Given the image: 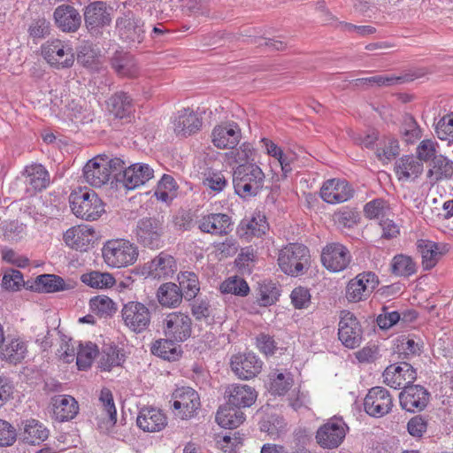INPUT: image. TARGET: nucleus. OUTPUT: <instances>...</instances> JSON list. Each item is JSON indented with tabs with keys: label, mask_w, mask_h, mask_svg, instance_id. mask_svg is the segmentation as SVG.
<instances>
[{
	"label": "nucleus",
	"mask_w": 453,
	"mask_h": 453,
	"mask_svg": "<svg viewBox=\"0 0 453 453\" xmlns=\"http://www.w3.org/2000/svg\"><path fill=\"white\" fill-rule=\"evenodd\" d=\"M193 320L188 313L172 311L164 315L161 324L165 337L184 342L192 334Z\"/></svg>",
	"instance_id": "obj_7"
},
{
	"label": "nucleus",
	"mask_w": 453,
	"mask_h": 453,
	"mask_svg": "<svg viewBox=\"0 0 453 453\" xmlns=\"http://www.w3.org/2000/svg\"><path fill=\"white\" fill-rule=\"evenodd\" d=\"M220 291L224 294H234L239 296H246L250 292V287L243 279L232 277L221 283Z\"/></svg>",
	"instance_id": "obj_54"
},
{
	"label": "nucleus",
	"mask_w": 453,
	"mask_h": 453,
	"mask_svg": "<svg viewBox=\"0 0 453 453\" xmlns=\"http://www.w3.org/2000/svg\"><path fill=\"white\" fill-rule=\"evenodd\" d=\"M102 253L105 263L115 268L133 265L138 257L136 245L125 239L107 241L102 249Z\"/></svg>",
	"instance_id": "obj_2"
},
{
	"label": "nucleus",
	"mask_w": 453,
	"mask_h": 453,
	"mask_svg": "<svg viewBox=\"0 0 453 453\" xmlns=\"http://www.w3.org/2000/svg\"><path fill=\"white\" fill-rule=\"evenodd\" d=\"M319 194L321 198H352L355 190L346 180L334 178L323 183Z\"/></svg>",
	"instance_id": "obj_33"
},
{
	"label": "nucleus",
	"mask_w": 453,
	"mask_h": 453,
	"mask_svg": "<svg viewBox=\"0 0 453 453\" xmlns=\"http://www.w3.org/2000/svg\"><path fill=\"white\" fill-rule=\"evenodd\" d=\"M202 127V119L193 110L185 108L178 112L174 122V131L181 136L196 133Z\"/></svg>",
	"instance_id": "obj_32"
},
{
	"label": "nucleus",
	"mask_w": 453,
	"mask_h": 453,
	"mask_svg": "<svg viewBox=\"0 0 453 453\" xmlns=\"http://www.w3.org/2000/svg\"><path fill=\"white\" fill-rule=\"evenodd\" d=\"M176 341L165 337L156 341L151 347V353L165 360L175 361L181 353L180 347L175 345Z\"/></svg>",
	"instance_id": "obj_42"
},
{
	"label": "nucleus",
	"mask_w": 453,
	"mask_h": 453,
	"mask_svg": "<svg viewBox=\"0 0 453 453\" xmlns=\"http://www.w3.org/2000/svg\"><path fill=\"white\" fill-rule=\"evenodd\" d=\"M144 21L127 11L116 19V31L119 40L128 48H138L145 39Z\"/></svg>",
	"instance_id": "obj_4"
},
{
	"label": "nucleus",
	"mask_w": 453,
	"mask_h": 453,
	"mask_svg": "<svg viewBox=\"0 0 453 453\" xmlns=\"http://www.w3.org/2000/svg\"><path fill=\"white\" fill-rule=\"evenodd\" d=\"M99 401L103 405L104 411L109 417V422L111 423V426H114L117 422V411L111 391L107 388H102Z\"/></svg>",
	"instance_id": "obj_61"
},
{
	"label": "nucleus",
	"mask_w": 453,
	"mask_h": 453,
	"mask_svg": "<svg viewBox=\"0 0 453 453\" xmlns=\"http://www.w3.org/2000/svg\"><path fill=\"white\" fill-rule=\"evenodd\" d=\"M351 256L348 249L341 243L327 244L322 250L323 265L331 272H341L349 265Z\"/></svg>",
	"instance_id": "obj_16"
},
{
	"label": "nucleus",
	"mask_w": 453,
	"mask_h": 453,
	"mask_svg": "<svg viewBox=\"0 0 453 453\" xmlns=\"http://www.w3.org/2000/svg\"><path fill=\"white\" fill-rule=\"evenodd\" d=\"M91 311L99 317H111L116 311L114 302L106 296H96L90 299Z\"/></svg>",
	"instance_id": "obj_51"
},
{
	"label": "nucleus",
	"mask_w": 453,
	"mask_h": 453,
	"mask_svg": "<svg viewBox=\"0 0 453 453\" xmlns=\"http://www.w3.org/2000/svg\"><path fill=\"white\" fill-rule=\"evenodd\" d=\"M17 430L8 421L0 418V447L12 446L17 441Z\"/></svg>",
	"instance_id": "obj_63"
},
{
	"label": "nucleus",
	"mask_w": 453,
	"mask_h": 453,
	"mask_svg": "<svg viewBox=\"0 0 453 453\" xmlns=\"http://www.w3.org/2000/svg\"><path fill=\"white\" fill-rule=\"evenodd\" d=\"M430 398L426 388L421 385H409L399 395L401 407L410 412L424 410Z\"/></svg>",
	"instance_id": "obj_20"
},
{
	"label": "nucleus",
	"mask_w": 453,
	"mask_h": 453,
	"mask_svg": "<svg viewBox=\"0 0 453 453\" xmlns=\"http://www.w3.org/2000/svg\"><path fill=\"white\" fill-rule=\"evenodd\" d=\"M179 287L183 298L193 300L200 291V284L197 275L193 272H181L178 274Z\"/></svg>",
	"instance_id": "obj_44"
},
{
	"label": "nucleus",
	"mask_w": 453,
	"mask_h": 453,
	"mask_svg": "<svg viewBox=\"0 0 453 453\" xmlns=\"http://www.w3.org/2000/svg\"><path fill=\"white\" fill-rule=\"evenodd\" d=\"M244 420L245 417L241 408L228 403L219 407L216 414L217 423L224 428L234 429L242 424Z\"/></svg>",
	"instance_id": "obj_39"
},
{
	"label": "nucleus",
	"mask_w": 453,
	"mask_h": 453,
	"mask_svg": "<svg viewBox=\"0 0 453 453\" xmlns=\"http://www.w3.org/2000/svg\"><path fill=\"white\" fill-rule=\"evenodd\" d=\"M339 340L348 348L354 349L361 342V328L356 317L348 311H342L339 328Z\"/></svg>",
	"instance_id": "obj_19"
},
{
	"label": "nucleus",
	"mask_w": 453,
	"mask_h": 453,
	"mask_svg": "<svg viewBox=\"0 0 453 453\" xmlns=\"http://www.w3.org/2000/svg\"><path fill=\"white\" fill-rule=\"evenodd\" d=\"M224 395L227 399V403L237 408L251 406L257 396L253 388L244 384L228 385L225 389Z\"/></svg>",
	"instance_id": "obj_24"
},
{
	"label": "nucleus",
	"mask_w": 453,
	"mask_h": 453,
	"mask_svg": "<svg viewBox=\"0 0 453 453\" xmlns=\"http://www.w3.org/2000/svg\"><path fill=\"white\" fill-rule=\"evenodd\" d=\"M270 392L273 395H283L293 385V378L290 373H274L271 376Z\"/></svg>",
	"instance_id": "obj_57"
},
{
	"label": "nucleus",
	"mask_w": 453,
	"mask_h": 453,
	"mask_svg": "<svg viewBox=\"0 0 453 453\" xmlns=\"http://www.w3.org/2000/svg\"><path fill=\"white\" fill-rule=\"evenodd\" d=\"M395 173L399 180L411 181L418 178L424 170L422 162L414 156H403L395 161Z\"/></svg>",
	"instance_id": "obj_30"
},
{
	"label": "nucleus",
	"mask_w": 453,
	"mask_h": 453,
	"mask_svg": "<svg viewBox=\"0 0 453 453\" xmlns=\"http://www.w3.org/2000/svg\"><path fill=\"white\" fill-rule=\"evenodd\" d=\"M148 268L149 273L153 278H168L173 276L176 272L177 265L173 256L165 252H161L148 263Z\"/></svg>",
	"instance_id": "obj_34"
},
{
	"label": "nucleus",
	"mask_w": 453,
	"mask_h": 453,
	"mask_svg": "<svg viewBox=\"0 0 453 453\" xmlns=\"http://www.w3.org/2000/svg\"><path fill=\"white\" fill-rule=\"evenodd\" d=\"M85 27L91 35L102 34L104 27H109L112 20V8L105 2L96 1L84 8Z\"/></svg>",
	"instance_id": "obj_10"
},
{
	"label": "nucleus",
	"mask_w": 453,
	"mask_h": 453,
	"mask_svg": "<svg viewBox=\"0 0 453 453\" xmlns=\"http://www.w3.org/2000/svg\"><path fill=\"white\" fill-rule=\"evenodd\" d=\"M384 382L394 388L413 385L417 379V372L411 364L402 361L388 365L383 372Z\"/></svg>",
	"instance_id": "obj_15"
},
{
	"label": "nucleus",
	"mask_w": 453,
	"mask_h": 453,
	"mask_svg": "<svg viewBox=\"0 0 453 453\" xmlns=\"http://www.w3.org/2000/svg\"><path fill=\"white\" fill-rule=\"evenodd\" d=\"M73 213L85 220H96L105 211L103 200H72Z\"/></svg>",
	"instance_id": "obj_31"
},
{
	"label": "nucleus",
	"mask_w": 453,
	"mask_h": 453,
	"mask_svg": "<svg viewBox=\"0 0 453 453\" xmlns=\"http://www.w3.org/2000/svg\"><path fill=\"white\" fill-rule=\"evenodd\" d=\"M96 231L88 226H76L65 231L63 241L66 246L77 251H87L94 244Z\"/></svg>",
	"instance_id": "obj_18"
},
{
	"label": "nucleus",
	"mask_w": 453,
	"mask_h": 453,
	"mask_svg": "<svg viewBox=\"0 0 453 453\" xmlns=\"http://www.w3.org/2000/svg\"><path fill=\"white\" fill-rule=\"evenodd\" d=\"M24 284L22 273L16 269H10L3 276L1 287L9 291H17Z\"/></svg>",
	"instance_id": "obj_62"
},
{
	"label": "nucleus",
	"mask_w": 453,
	"mask_h": 453,
	"mask_svg": "<svg viewBox=\"0 0 453 453\" xmlns=\"http://www.w3.org/2000/svg\"><path fill=\"white\" fill-rule=\"evenodd\" d=\"M122 173L118 174L117 182L127 190H133L150 180L154 171L147 164L136 163L123 168Z\"/></svg>",
	"instance_id": "obj_14"
},
{
	"label": "nucleus",
	"mask_w": 453,
	"mask_h": 453,
	"mask_svg": "<svg viewBox=\"0 0 453 453\" xmlns=\"http://www.w3.org/2000/svg\"><path fill=\"white\" fill-rule=\"evenodd\" d=\"M268 229L269 224L265 214L255 211L241 220L236 233L240 238L249 242L254 237H262Z\"/></svg>",
	"instance_id": "obj_23"
},
{
	"label": "nucleus",
	"mask_w": 453,
	"mask_h": 453,
	"mask_svg": "<svg viewBox=\"0 0 453 453\" xmlns=\"http://www.w3.org/2000/svg\"><path fill=\"white\" fill-rule=\"evenodd\" d=\"M108 108L116 118H126L133 111L132 98L125 92H118L110 97Z\"/></svg>",
	"instance_id": "obj_43"
},
{
	"label": "nucleus",
	"mask_w": 453,
	"mask_h": 453,
	"mask_svg": "<svg viewBox=\"0 0 453 453\" xmlns=\"http://www.w3.org/2000/svg\"><path fill=\"white\" fill-rule=\"evenodd\" d=\"M280 289L272 280L258 284L257 302L262 307L271 306L278 301Z\"/></svg>",
	"instance_id": "obj_47"
},
{
	"label": "nucleus",
	"mask_w": 453,
	"mask_h": 453,
	"mask_svg": "<svg viewBox=\"0 0 453 453\" xmlns=\"http://www.w3.org/2000/svg\"><path fill=\"white\" fill-rule=\"evenodd\" d=\"M191 312L196 321H204L210 324L213 320L211 307L207 300H196L191 305Z\"/></svg>",
	"instance_id": "obj_60"
},
{
	"label": "nucleus",
	"mask_w": 453,
	"mask_h": 453,
	"mask_svg": "<svg viewBox=\"0 0 453 453\" xmlns=\"http://www.w3.org/2000/svg\"><path fill=\"white\" fill-rule=\"evenodd\" d=\"M453 175V163L442 155H439L432 160V167L428 170L426 177L431 184L430 191L438 189L436 182L443 178H450Z\"/></svg>",
	"instance_id": "obj_35"
},
{
	"label": "nucleus",
	"mask_w": 453,
	"mask_h": 453,
	"mask_svg": "<svg viewBox=\"0 0 453 453\" xmlns=\"http://www.w3.org/2000/svg\"><path fill=\"white\" fill-rule=\"evenodd\" d=\"M403 139L407 143H412L421 136V130L413 116L406 114L401 127Z\"/></svg>",
	"instance_id": "obj_56"
},
{
	"label": "nucleus",
	"mask_w": 453,
	"mask_h": 453,
	"mask_svg": "<svg viewBox=\"0 0 453 453\" xmlns=\"http://www.w3.org/2000/svg\"><path fill=\"white\" fill-rule=\"evenodd\" d=\"M178 185L172 175L164 174L157 182L154 196L157 198H173L178 196Z\"/></svg>",
	"instance_id": "obj_53"
},
{
	"label": "nucleus",
	"mask_w": 453,
	"mask_h": 453,
	"mask_svg": "<svg viewBox=\"0 0 453 453\" xmlns=\"http://www.w3.org/2000/svg\"><path fill=\"white\" fill-rule=\"evenodd\" d=\"M53 415L59 422L73 419L78 414L79 405L77 401L71 395H55L51 398Z\"/></svg>",
	"instance_id": "obj_28"
},
{
	"label": "nucleus",
	"mask_w": 453,
	"mask_h": 453,
	"mask_svg": "<svg viewBox=\"0 0 453 453\" xmlns=\"http://www.w3.org/2000/svg\"><path fill=\"white\" fill-rule=\"evenodd\" d=\"M231 219L223 213L210 214L203 217L199 222V229L202 232L212 234H227L230 230Z\"/></svg>",
	"instance_id": "obj_36"
},
{
	"label": "nucleus",
	"mask_w": 453,
	"mask_h": 453,
	"mask_svg": "<svg viewBox=\"0 0 453 453\" xmlns=\"http://www.w3.org/2000/svg\"><path fill=\"white\" fill-rule=\"evenodd\" d=\"M81 280L90 288L101 289L111 288L116 282L112 274L99 271H91L89 273H83L81 276Z\"/></svg>",
	"instance_id": "obj_46"
},
{
	"label": "nucleus",
	"mask_w": 453,
	"mask_h": 453,
	"mask_svg": "<svg viewBox=\"0 0 453 453\" xmlns=\"http://www.w3.org/2000/svg\"><path fill=\"white\" fill-rule=\"evenodd\" d=\"M370 149L374 151L378 160L386 164L395 158L400 153L397 139L393 136H379V132L370 131Z\"/></svg>",
	"instance_id": "obj_17"
},
{
	"label": "nucleus",
	"mask_w": 453,
	"mask_h": 453,
	"mask_svg": "<svg viewBox=\"0 0 453 453\" xmlns=\"http://www.w3.org/2000/svg\"><path fill=\"white\" fill-rule=\"evenodd\" d=\"M125 162L119 158H110L106 155L97 156L90 159L83 168L86 181L96 188L109 182L111 176L116 179L124 168Z\"/></svg>",
	"instance_id": "obj_1"
},
{
	"label": "nucleus",
	"mask_w": 453,
	"mask_h": 453,
	"mask_svg": "<svg viewBox=\"0 0 453 453\" xmlns=\"http://www.w3.org/2000/svg\"><path fill=\"white\" fill-rule=\"evenodd\" d=\"M36 289L45 293H54L67 289L65 281L59 276L54 274H43L37 277L35 281Z\"/></svg>",
	"instance_id": "obj_49"
},
{
	"label": "nucleus",
	"mask_w": 453,
	"mask_h": 453,
	"mask_svg": "<svg viewBox=\"0 0 453 453\" xmlns=\"http://www.w3.org/2000/svg\"><path fill=\"white\" fill-rule=\"evenodd\" d=\"M112 68L123 77H134L137 73L136 65L129 55L116 56L111 60Z\"/></svg>",
	"instance_id": "obj_52"
},
{
	"label": "nucleus",
	"mask_w": 453,
	"mask_h": 453,
	"mask_svg": "<svg viewBox=\"0 0 453 453\" xmlns=\"http://www.w3.org/2000/svg\"><path fill=\"white\" fill-rule=\"evenodd\" d=\"M26 178V192L27 196H35L45 189L50 183V176L46 168L41 164L27 165L22 172Z\"/></svg>",
	"instance_id": "obj_22"
},
{
	"label": "nucleus",
	"mask_w": 453,
	"mask_h": 453,
	"mask_svg": "<svg viewBox=\"0 0 453 453\" xmlns=\"http://www.w3.org/2000/svg\"><path fill=\"white\" fill-rule=\"evenodd\" d=\"M212 142L219 149H234L241 138V130L234 123L214 127L211 133Z\"/></svg>",
	"instance_id": "obj_26"
},
{
	"label": "nucleus",
	"mask_w": 453,
	"mask_h": 453,
	"mask_svg": "<svg viewBox=\"0 0 453 453\" xmlns=\"http://www.w3.org/2000/svg\"><path fill=\"white\" fill-rule=\"evenodd\" d=\"M121 318L124 325L130 331L141 334L149 328L151 313L146 304L137 301H129L121 309Z\"/></svg>",
	"instance_id": "obj_8"
},
{
	"label": "nucleus",
	"mask_w": 453,
	"mask_h": 453,
	"mask_svg": "<svg viewBox=\"0 0 453 453\" xmlns=\"http://www.w3.org/2000/svg\"><path fill=\"white\" fill-rule=\"evenodd\" d=\"M370 203V220L374 232L380 234V237L387 240L396 238L400 234V228L392 219L390 208L385 204L384 200H372Z\"/></svg>",
	"instance_id": "obj_6"
},
{
	"label": "nucleus",
	"mask_w": 453,
	"mask_h": 453,
	"mask_svg": "<svg viewBox=\"0 0 453 453\" xmlns=\"http://www.w3.org/2000/svg\"><path fill=\"white\" fill-rule=\"evenodd\" d=\"M230 365L238 378L250 380L261 372L263 362L255 354L249 352L233 356Z\"/></svg>",
	"instance_id": "obj_21"
},
{
	"label": "nucleus",
	"mask_w": 453,
	"mask_h": 453,
	"mask_svg": "<svg viewBox=\"0 0 453 453\" xmlns=\"http://www.w3.org/2000/svg\"><path fill=\"white\" fill-rule=\"evenodd\" d=\"M173 408L181 419H188L195 416L201 406L198 393L189 387H182L174 390L172 395Z\"/></svg>",
	"instance_id": "obj_12"
},
{
	"label": "nucleus",
	"mask_w": 453,
	"mask_h": 453,
	"mask_svg": "<svg viewBox=\"0 0 453 453\" xmlns=\"http://www.w3.org/2000/svg\"><path fill=\"white\" fill-rule=\"evenodd\" d=\"M158 303L167 308L178 307L183 299L180 287L173 282L162 284L157 291Z\"/></svg>",
	"instance_id": "obj_40"
},
{
	"label": "nucleus",
	"mask_w": 453,
	"mask_h": 453,
	"mask_svg": "<svg viewBox=\"0 0 453 453\" xmlns=\"http://www.w3.org/2000/svg\"><path fill=\"white\" fill-rule=\"evenodd\" d=\"M370 417L381 418L393 407V399L388 389L382 387L370 388Z\"/></svg>",
	"instance_id": "obj_27"
},
{
	"label": "nucleus",
	"mask_w": 453,
	"mask_h": 453,
	"mask_svg": "<svg viewBox=\"0 0 453 453\" xmlns=\"http://www.w3.org/2000/svg\"><path fill=\"white\" fill-rule=\"evenodd\" d=\"M134 234L140 244L150 249H157L163 243V222L154 217L141 219L136 224Z\"/></svg>",
	"instance_id": "obj_11"
},
{
	"label": "nucleus",
	"mask_w": 453,
	"mask_h": 453,
	"mask_svg": "<svg viewBox=\"0 0 453 453\" xmlns=\"http://www.w3.org/2000/svg\"><path fill=\"white\" fill-rule=\"evenodd\" d=\"M42 53L50 65L58 69L70 67L74 62L73 49L58 39L46 42Z\"/></svg>",
	"instance_id": "obj_13"
},
{
	"label": "nucleus",
	"mask_w": 453,
	"mask_h": 453,
	"mask_svg": "<svg viewBox=\"0 0 453 453\" xmlns=\"http://www.w3.org/2000/svg\"><path fill=\"white\" fill-rule=\"evenodd\" d=\"M264 179V173L256 165L238 166L233 178L234 191L242 197L255 196L263 187Z\"/></svg>",
	"instance_id": "obj_5"
},
{
	"label": "nucleus",
	"mask_w": 453,
	"mask_h": 453,
	"mask_svg": "<svg viewBox=\"0 0 453 453\" xmlns=\"http://www.w3.org/2000/svg\"><path fill=\"white\" fill-rule=\"evenodd\" d=\"M334 219L340 226L350 228L357 223L359 215L356 211L345 208L335 212Z\"/></svg>",
	"instance_id": "obj_64"
},
{
	"label": "nucleus",
	"mask_w": 453,
	"mask_h": 453,
	"mask_svg": "<svg viewBox=\"0 0 453 453\" xmlns=\"http://www.w3.org/2000/svg\"><path fill=\"white\" fill-rule=\"evenodd\" d=\"M349 427L342 418H329L316 433V441L323 449H335L343 441Z\"/></svg>",
	"instance_id": "obj_9"
},
{
	"label": "nucleus",
	"mask_w": 453,
	"mask_h": 453,
	"mask_svg": "<svg viewBox=\"0 0 453 453\" xmlns=\"http://www.w3.org/2000/svg\"><path fill=\"white\" fill-rule=\"evenodd\" d=\"M137 426L144 432H159L167 425L165 414L154 407H143L136 418Z\"/></svg>",
	"instance_id": "obj_25"
},
{
	"label": "nucleus",
	"mask_w": 453,
	"mask_h": 453,
	"mask_svg": "<svg viewBox=\"0 0 453 453\" xmlns=\"http://www.w3.org/2000/svg\"><path fill=\"white\" fill-rule=\"evenodd\" d=\"M365 276V273L358 274L349 282L346 288V298L348 301L357 303L362 299L363 293L366 289V285L364 282Z\"/></svg>",
	"instance_id": "obj_58"
},
{
	"label": "nucleus",
	"mask_w": 453,
	"mask_h": 453,
	"mask_svg": "<svg viewBox=\"0 0 453 453\" xmlns=\"http://www.w3.org/2000/svg\"><path fill=\"white\" fill-rule=\"evenodd\" d=\"M27 352V346L24 341L19 338L9 339L2 345L0 359L16 365L26 357Z\"/></svg>",
	"instance_id": "obj_37"
},
{
	"label": "nucleus",
	"mask_w": 453,
	"mask_h": 453,
	"mask_svg": "<svg viewBox=\"0 0 453 453\" xmlns=\"http://www.w3.org/2000/svg\"><path fill=\"white\" fill-rule=\"evenodd\" d=\"M391 272L396 276L409 277L416 273L417 265L410 256L398 254L392 259Z\"/></svg>",
	"instance_id": "obj_48"
},
{
	"label": "nucleus",
	"mask_w": 453,
	"mask_h": 453,
	"mask_svg": "<svg viewBox=\"0 0 453 453\" xmlns=\"http://www.w3.org/2000/svg\"><path fill=\"white\" fill-rule=\"evenodd\" d=\"M417 249L422 257V265L425 270L434 268L440 258L441 252L439 250V244L426 240H418Z\"/></svg>",
	"instance_id": "obj_41"
},
{
	"label": "nucleus",
	"mask_w": 453,
	"mask_h": 453,
	"mask_svg": "<svg viewBox=\"0 0 453 453\" xmlns=\"http://www.w3.org/2000/svg\"><path fill=\"white\" fill-rule=\"evenodd\" d=\"M3 232L5 241L17 242L26 235V225L17 220L10 221L3 226Z\"/></svg>",
	"instance_id": "obj_59"
},
{
	"label": "nucleus",
	"mask_w": 453,
	"mask_h": 453,
	"mask_svg": "<svg viewBox=\"0 0 453 453\" xmlns=\"http://www.w3.org/2000/svg\"><path fill=\"white\" fill-rule=\"evenodd\" d=\"M257 252L250 246L241 250L238 257L235 258L234 264L242 273H250L257 260Z\"/></svg>",
	"instance_id": "obj_55"
},
{
	"label": "nucleus",
	"mask_w": 453,
	"mask_h": 453,
	"mask_svg": "<svg viewBox=\"0 0 453 453\" xmlns=\"http://www.w3.org/2000/svg\"><path fill=\"white\" fill-rule=\"evenodd\" d=\"M23 440L28 444H40L49 436V430L38 420H27L24 426Z\"/></svg>",
	"instance_id": "obj_45"
},
{
	"label": "nucleus",
	"mask_w": 453,
	"mask_h": 453,
	"mask_svg": "<svg viewBox=\"0 0 453 453\" xmlns=\"http://www.w3.org/2000/svg\"><path fill=\"white\" fill-rule=\"evenodd\" d=\"M99 350L96 344L93 342L81 343L76 356V364L80 370H86L90 367L94 358L98 356Z\"/></svg>",
	"instance_id": "obj_50"
},
{
	"label": "nucleus",
	"mask_w": 453,
	"mask_h": 453,
	"mask_svg": "<svg viewBox=\"0 0 453 453\" xmlns=\"http://www.w3.org/2000/svg\"><path fill=\"white\" fill-rule=\"evenodd\" d=\"M125 361V355L115 345H104L98 354V368L103 372H110L114 367L121 366Z\"/></svg>",
	"instance_id": "obj_38"
},
{
	"label": "nucleus",
	"mask_w": 453,
	"mask_h": 453,
	"mask_svg": "<svg viewBox=\"0 0 453 453\" xmlns=\"http://www.w3.org/2000/svg\"><path fill=\"white\" fill-rule=\"evenodd\" d=\"M310 257V251L306 246L290 243L280 250L278 264L284 273L298 276L309 267Z\"/></svg>",
	"instance_id": "obj_3"
},
{
	"label": "nucleus",
	"mask_w": 453,
	"mask_h": 453,
	"mask_svg": "<svg viewBox=\"0 0 453 453\" xmlns=\"http://www.w3.org/2000/svg\"><path fill=\"white\" fill-rule=\"evenodd\" d=\"M57 26L63 31L73 33L81 24V17L78 11L71 5H60L54 12Z\"/></svg>",
	"instance_id": "obj_29"
}]
</instances>
